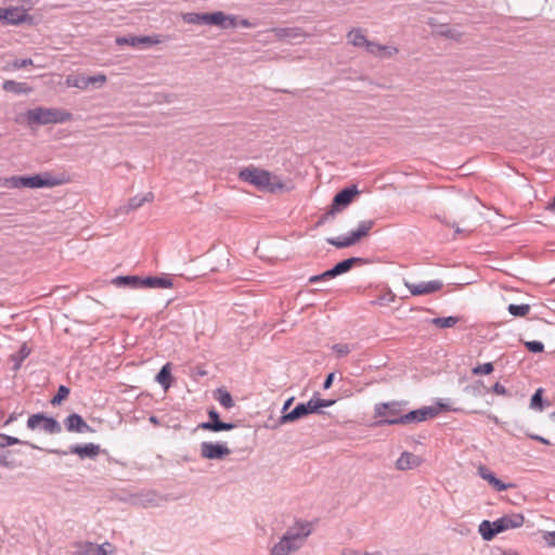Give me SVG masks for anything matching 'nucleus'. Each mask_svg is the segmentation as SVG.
<instances>
[{"label": "nucleus", "instance_id": "obj_1", "mask_svg": "<svg viewBox=\"0 0 555 555\" xmlns=\"http://www.w3.org/2000/svg\"><path fill=\"white\" fill-rule=\"evenodd\" d=\"M313 530L312 521L306 519L295 520L270 548V555H291L298 552L306 544Z\"/></svg>", "mask_w": 555, "mask_h": 555}, {"label": "nucleus", "instance_id": "obj_2", "mask_svg": "<svg viewBox=\"0 0 555 555\" xmlns=\"http://www.w3.org/2000/svg\"><path fill=\"white\" fill-rule=\"evenodd\" d=\"M240 179L261 190L275 192L284 188L281 179L268 170L249 166L240 171Z\"/></svg>", "mask_w": 555, "mask_h": 555}, {"label": "nucleus", "instance_id": "obj_3", "mask_svg": "<svg viewBox=\"0 0 555 555\" xmlns=\"http://www.w3.org/2000/svg\"><path fill=\"white\" fill-rule=\"evenodd\" d=\"M25 116L29 126L64 124L73 120V114L70 112L55 107H35L28 109Z\"/></svg>", "mask_w": 555, "mask_h": 555}, {"label": "nucleus", "instance_id": "obj_4", "mask_svg": "<svg viewBox=\"0 0 555 555\" xmlns=\"http://www.w3.org/2000/svg\"><path fill=\"white\" fill-rule=\"evenodd\" d=\"M61 181L50 173L35 175L30 177L12 176L8 178H0V186L7 189H40L56 186Z\"/></svg>", "mask_w": 555, "mask_h": 555}, {"label": "nucleus", "instance_id": "obj_5", "mask_svg": "<svg viewBox=\"0 0 555 555\" xmlns=\"http://www.w3.org/2000/svg\"><path fill=\"white\" fill-rule=\"evenodd\" d=\"M404 403L400 401L377 403L374 408V417L378 424L401 425L399 418L403 416Z\"/></svg>", "mask_w": 555, "mask_h": 555}, {"label": "nucleus", "instance_id": "obj_6", "mask_svg": "<svg viewBox=\"0 0 555 555\" xmlns=\"http://www.w3.org/2000/svg\"><path fill=\"white\" fill-rule=\"evenodd\" d=\"M358 194L359 191L356 185L339 191L333 198L330 211L321 217L319 223L324 222L330 216H334L336 212L346 208Z\"/></svg>", "mask_w": 555, "mask_h": 555}, {"label": "nucleus", "instance_id": "obj_7", "mask_svg": "<svg viewBox=\"0 0 555 555\" xmlns=\"http://www.w3.org/2000/svg\"><path fill=\"white\" fill-rule=\"evenodd\" d=\"M27 427L31 430L41 429L47 434L54 435L62 431L61 424L53 417L43 413H36L28 417Z\"/></svg>", "mask_w": 555, "mask_h": 555}, {"label": "nucleus", "instance_id": "obj_8", "mask_svg": "<svg viewBox=\"0 0 555 555\" xmlns=\"http://www.w3.org/2000/svg\"><path fill=\"white\" fill-rule=\"evenodd\" d=\"M361 262H363L362 258L352 257V258L345 259V260L338 262L337 264H335L332 269L323 272L322 274L311 276L309 279V282L317 283V282H320L323 280L333 279L337 275L348 272L353 267V264L361 263Z\"/></svg>", "mask_w": 555, "mask_h": 555}, {"label": "nucleus", "instance_id": "obj_9", "mask_svg": "<svg viewBox=\"0 0 555 555\" xmlns=\"http://www.w3.org/2000/svg\"><path fill=\"white\" fill-rule=\"evenodd\" d=\"M405 287L410 291L413 296H423L437 293L443 287V282L440 280H433L428 282L411 283L404 281Z\"/></svg>", "mask_w": 555, "mask_h": 555}, {"label": "nucleus", "instance_id": "obj_10", "mask_svg": "<svg viewBox=\"0 0 555 555\" xmlns=\"http://www.w3.org/2000/svg\"><path fill=\"white\" fill-rule=\"evenodd\" d=\"M231 453L224 443L204 441L201 443V456L206 460H221Z\"/></svg>", "mask_w": 555, "mask_h": 555}, {"label": "nucleus", "instance_id": "obj_11", "mask_svg": "<svg viewBox=\"0 0 555 555\" xmlns=\"http://www.w3.org/2000/svg\"><path fill=\"white\" fill-rule=\"evenodd\" d=\"M439 409L433 406H424L414 411H410L404 413L399 421L401 425L411 424V423H420L427 421L429 418H434L438 415Z\"/></svg>", "mask_w": 555, "mask_h": 555}, {"label": "nucleus", "instance_id": "obj_12", "mask_svg": "<svg viewBox=\"0 0 555 555\" xmlns=\"http://www.w3.org/2000/svg\"><path fill=\"white\" fill-rule=\"evenodd\" d=\"M114 547L111 543L95 544L85 542L77 545L73 555H113Z\"/></svg>", "mask_w": 555, "mask_h": 555}, {"label": "nucleus", "instance_id": "obj_13", "mask_svg": "<svg viewBox=\"0 0 555 555\" xmlns=\"http://www.w3.org/2000/svg\"><path fill=\"white\" fill-rule=\"evenodd\" d=\"M478 531L485 541H491L496 534L504 532V527L501 518L494 521L482 520L479 525Z\"/></svg>", "mask_w": 555, "mask_h": 555}, {"label": "nucleus", "instance_id": "obj_14", "mask_svg": "<svg viewBox=\"0 0 555 555\" xmlns=\"http://www.w3.org/2000/svg\"><path fill=\"white\" fill-rule=\"evenodd\" d=\"M64 425L67 431L69 433H92L93 428L87 424V422L76 413L69 414L65 421Z\"/></svg>", "mask_w": 555, "mask_h": 555}, {"label": "nucleus", "instance_id": "obj_15", "mask_svg": "<svg viewBox=\"0 0 555 555\" xmlns=\"http://www.w3.org/2000/svg\"><path fill=\"white\" fill-rule=\"evenodd\" d=\"M209 422H205L198 425L199 428L210 430V431H221V430H230L235 427L232 423L221 422L219 418V414L215 410H210L208 412Z\"/></svg>", "mask_w": 555, "mask_h": 555}, {"label": "nucleus", "instance_id": "obj_16", "mask_svg": "<svg viewBox=\"0 0 555 555\" xmlns=\"http://www.w3.org/2000/svg\"><path fill=\"white\" fill-rule=\"evenodd\" d=\"M423 459L414 453L404 451L396 462V468L398 470H409L421 466Z\"/></svg>", "mask_w": 555, "mask_h": 555}, {"label": "nucleus", "instance_id": "obj_17", "mask_svg": "<svg viewBox=\"0 0 555 555\" xmlns=\"http://www.w3.org/2000/svg\"><path fill=\"white\" fill-rule=\"evenodd\" d=\"M69 452L77 454L80 459H95L101 453V448L95 443L74 444Z\"/></svg>", "mask_w": 555, "mask_h": 555}, {"label": "nucleus", "instance_id": "obj_18", "mask_svg": "<svg viewBox=\"0 0 555 555\" xmlns=\"http://www.w3.org/2000/svg\"><path fill=\"white\" fill-rule=\"evenodd\" d=\"M183 18L189 24L212 25V23H220L221 15L214 13H188Z\"/></svg>", "mask_w": 555, "mask_h": 555}, {"label": "nucleus", "instance_id": "obj_19", "mask_svg": "<svg viewBox=\"0 0 555 555\" xmlns=\"http://www.w3.org/2000/svg\"><path fill=\"white\" fill-rule=\"evenodd\" d=\"M26 13L17 8L0 9V22L16 25L25 20Z\"/></svg>", "mask_w": 555, "mask_h": 555}, {"label": "nucleus", "instance_id": "obj_20", "mask_svg": "<svg viewBox=\"0 0 555 555\" xmlns=\"http://www.w3.org/2000/svg\"><path fill=\"white\" fill-rule=\"evenodd\" d=\"M478 473L482 479L487 480L499 492L514 487L512 483H505L501 481L491 470L483 466L479 467Z\"/></svg>", "mask_w": 555, "mask_h": 555}, {"label": "nucleus", "instance_id": "obj_21", "mask_svg": "<svg viewBox=\"0 0 555 555\" xmlns=\"http://www.w3.org/2000/svg\"><path fill=\"white\" fill-rule=\"evenodd\" d=\"M366 51L367 53L379 57H392L399 52L396 47L379 44L375 41H370V43H367Z\"/></svg>", "mask_w": 555, "mask_h": 555}, {"label": "nucleus", "instance_id": "obj_22", "mask_svg": "<svg viewBox=\"0 0 555 555\" xmlns=\"http://www.w3.org/2000/svg\"><path fill=\"white\" fill-rule=\"evenodd\" d=\"M172 281L166 275L142 278V288H170Z\"/></svg>", "mask_w": 555, "mask_h": 555}, {"label": "nucleus", "instance_id": "obj_23", "mask_svg": "<svg viewBox=\"0 0 555 555\" xmlns=\"http://www.w3.org/2000/svg\"><path fill=\"white\" fill-rule=\"evenodd\" d=\"M500 518L503 522V527H504L505 531L511 530V529L520 528L525 522V516L520 513L505 514Z\"/></svg>", "mask_w": 555, "mask_h": 555}, {"label": "nucleus", "instance_id": "obj_24", "mask_svg": "<svg viewBox=\"0 0 555 555\" xmlns=\"http://www.w3.org/2000/svg\"><path fill=\"white\" fill-rule=\"evenodd\" d=\"M308 415L307 408H305L304 403H299L296 405L291 412L284 413L281 418V424L293 423L299 418H302Z\"/></svg>", "mask_w": 555, "mask_h": 555}, {"label": "nucleus", "instance_id": "obj_25", "mask_svg": "<svg viewBox=\"0 0 555 555\" xmlns=\"http://www.w3.org/2000/svg\"><path fill=\"white\" fill-rule=\"evenodd\" d=\"M2 89L7 92H12L15 94H27L33 91L31 87H29L27 83L18 82L15 80H4L2 83Z\"/></svg>", "mask_w": 555, "mask_h": 555}, {"label": "nucleus", "instance_id": "obj_26", "mask_svg": "<svg viewBox=\"0 0 555 555\" xmlns=\"http://www.w3.org/2000/svg\"><path fill=\"white\" fill-rule=\"evenodd\" d=\"M113 283L117 286L130 287V288H142V278L138 275H121L113 280Z\"/></svg>", "mask_w": 555, "mask_h": 555}, {"label": "nucleus", "instance_id": "obj_27", "mask_svg": "<svg viewBox=\"0 0 555 555\" xmlns=\"http://www.w3.org/2000/svg\"><path fill=\"white\" fill-rule=\"evenodd\" d=\"M348 42L354 47H365L367 50V43L370 40L366 39L361 28H353L347 34Z\"/></svg>", "mask_w": 555, "mask_h": 555}, {"label": "nucleus", "instance_id": "obj_28", "mask_svg": "<svg viewBox=\"0 0 555 555\" xmlns=\"http://www.w3.org/2000/svg\"><path fill=\"white\" fill-rule=\"evenodd\" d=\"M375 225L374 220H362L359 222L358 228L350 232L354 242H359L361 238L365 237Z\"/></svg>", "mask_w": 555, "mask_h": 555}, {"label": "nucleus", "instance_id": "obj_29", "mask_svg": "<svg viewBox=\"0 0 555 555\" xmlns=\"http://www.w3.org/2000/svg\"><path fill=\"white\" fill-rule=\"evenodd\" d=\"M154 201L153 192H147L146 194L140 196H133L128 201L127 211L134 210L140 208L144 203H151Z\"/></svg>", "mask_w": 555, "mask_h": 555}, {"label": "nucleus", "instance_id": "obj_30", "mask_svg": "<svg viewBox=\"0 0 555 555\" xmlns=\"http://www.w3.org/2000/svg\"><path fill=\"white\" fill-rule=\"evenodd\" d=\"M155 379L163 386L165 390H167L171 385V363H166L160 369Z\"/></svg>", "mask_w": 555, "mask_h": 555}, {"label": "nucleus", "instance_id": "obj_31", "mask_svg": "<svg viewBox=\"0 0 555 555\" xmlns=\"http://www.w3.org/2000/svg\"><path fill=\"white\" fill-rule=\"evenodd\" d=\"M30 348L23 344L17 352L11 354V360L14 362V370H18L22 365V362L29 356Z\"/></svg>", "mask_w": 555, "mask_h": 555}, {"label": "nucleus", "instance_id": "obj_32", "mask_svg": "<svg viewBox=\"0 0 555 555\" xmlns=\"http://www.w3.org/2000/svg\"><path fill=\"white\" fill-rule=\"evenodd\" d=\"M326 242L337 248H346L356 244L350 233L347 236L326 238Z\"/></svg>", "mask_w": 555, "mask_h": 555}, {"label": "nucleus", "instance_id": "obj_33", "mask_svg": "<svg viewBox=\"0 0 555 555\" xmlns=\"http://www.w3.org/2000/svg\"><path fill=\"white\" fill-rule=\"evenodd\" d=\"M274 31L279 38L297 39L306 36L300 28H276Z\"/></svg>", "mask_w": 555, "mask_h": 555}, {"label": "nucleus", "instance_id": "obj_34", "mask_svg": "<svg viewBox=\"0 0 555 555\" xmlns=\"http://www.w3.org/2000/svg\"><path fill=\"white\" fill-rule=\"evenodd\" d=\"M14 444H26L31 447L33 449H36L37 447L33 443H29L27 441H23L16 437L8 436L4 434H0V449L7 448Z\"/></svg>", "mask_w": 555, "mask_h": 555}, {"label": "nucleus", "instance_id": "obj_35", "mask_svg": "<svg viewBox=\"0 0 555 555\" xmlns=\"http://www.w3.org/2000/svg\"><path fill=\"white\" fill-rule=\"evenodd\" d=\"M66 85L68 87H75L78 89H87L89 87L88 83V76L85 75H76V76H68L66 78Z\"/></svg>", "mask_w": 555, "mask_h": 555}, {"label": "nucleus", "instance_id": "obj_36", "mask_svg": "<svg viewBox=\"0 0 555 555\" xmlns=\"http://www.w3.org/2000/svg\"><path fill=\"white\" fill-rule=\"evenodd\" d=\"M214 14H220L221 21L220 23H212V25L220 26L222 28H235L238 26V21L235 16L225 15L223 12H214Z\"/></svg>", "mask_w": 555, "mask_h": 555}, {"label": "nucleus", "instance_id": "obj_37", "mask_svg": "<svg viewBox=\"0 0 555 555\" xmlns=\"http://www.w3.org/2000/svg\"><path fill=\"white\" fill-rule=\"evenodd\" d=\"M460 321L459 317H446V318H435L431 320V324L436 325L440 328H449L456 325Z\"/></svg>", "mask_w": 555, "mask_h": 555}, {"label": "nucleus", "instance_id": "obj_38", "mask_svg": "<svg viewBox=\"0 0 555 555\" xmlns=\"http://www.w3.org/2000/svg\"><path fill=\"white\" fill-rule=\"evenodd\" d=\"M507 310L513 317L522 318V317H526L530 312L531 307L528 304H521V305L511 304V305H508Z\"/></svg>", "mask_w": 555, "mask_h": 555}, {"label": "nucleus", "instance_id": "obj_39", "mask_svg": "<svg viewBox=\"0 0 555 555\" xmlns=\"http://www.w3.org/2000/svg\"><path fill=\"white\" fill-rule=\"evenodd\" d=\"M494 371V366L491 362H487L483 364H479L475 367H473L472 373L474 375H488L491 374Z\"/></svg>", "mask_w": 555, "mask_h": 555}, {"label": "nucleus", "instance_id": "obj_40", "mask_svg": "<svg viewBox=\"0 0 555 555\" xmlns=\"http://www.w3.org/2000/svg\"><path fill=\"white\" fill-rule=\"evenodd\" d=\"M542 395H543V389L542 388H539V389L535 390V392L533 393V396L531 397V400H530V408L531 409H539V410L543 409Z\"/></svg>", "mask_w": 555, "mask_h": 555}, {"label": "nucleus", "instance_id": "obj_41", "mask_svg": "<svg viewBox=\"0 0 555 555\" xmlns=\"http://www.w3.org/2000/svg\"><path fill=\"white\" fill-rule=\"evenodd\" d=\"M68 395L69 389L66 386L61 385L57 389L56 395L52 398L51 403L53 405L60 404L64 399L68 397Z\"/></svg>", "mask_w": 555, "mask_h": 555}, {"label": "nucleus", "instance_id": "obj_42", "mask_svg": "<svg viewBox=\"0 0 555 555\" xmlns=\"http://www.w3.org/2000/svg\"><path fill=\"white\" fill-rule=\"evenodd\" d=\"M220 396L218 398L219 403L224 406L225 409H231L234 405V401L232 399V396L230 392L225 390H219Z\"/></svg>", "mask_w": 555, "mask_h": 555}, {"label": "nucleus", "instance_id": "obj_43", "mask_svg": "<svg viewBox=\"0 0 555 555\" xmlns=\"http://www.w3.org/2000/svg\"><path fill=\"white\" fill-rule=\"evenodd\" d=\"M30 65H33V60L31 59H23V60H15V61H13L12 63H10L8 65V68L13 69V70H17V69L30 66Z\"/></svg>", "mask_w": 555, "mask_h": 555}, {"label": "nucleus", "instance_id": "obj_44", "mask_svg": "<svg viewBox=\"0 0 555 555\" xmlns=\"http://www.w3.org/2000/svg\"><path fill=\"white\" fill-rule=\"evenodd\" d=\"M137 39H138V37H135V36L118 37V38H116V43L118 46L139 47Z\"/></svg>", "mask_w": 555, "mask_h": 555}, {"label": "nucleus", "instance_id": "obj_45", "mask_svg": "<svg viewBox=\"0 0 555 555\" xmlns=\"http://www.w3.org/2000/svg\"><path fill=\"white\" fill-rule=\"evenodd\" d=\"M525 346L530 352L534 353L542 352L544 350V345L538 340L526 341Z\"/></svg>", "mask_w": 555, "mask_h": 555}, {"label": "nucleus", "instance_id": "obj_46", "mask_svg": "<svg viewBox=\"0 0 555 555\" xmlns=\"http://www.w3.org/2000/svg\"><path fill=\"white\" fill-rule=\"evenodd\" d=\"M332 349L338 357H345L350 352L349 345L347 344H336Z\"/></svg>", "mask_w": 555, "mask_h": 555}, {"label": "nucleus", "instance_id": "obj_47", "mask_svg": "<svg viewBox=\"0 0 555 555\" xmlns=\"http://www.w3.org/2000/svg\"><path fill=\"white\" fill-rule=\"evenodd\" d=\"M491 391L498 396H506V397H511V393L509 391L505 388V386H503L502 384L500 383H495L492 388H491Z\"/></svg>", "mask_w": 555, "mask_h": 555}, {"label": "nucleus", "instance_id": "obj_48", "mask_svg": "<svg viewBox=\"0 0 555 555\" xmlns=\"http://www.w3.org/2000/svg\"><path fill=\"white\" fill-rule=\"evenodd\" d=\"M315 400V398H311L307 403H304L305 408H307L308 415L320 412Z\"/></svg>", "mask_w": 555, "mask_h": 555}, {"label": "nucleus", "instance_id": "obj_49", "mask_svg": "<svg viewBox=\"0 0 555 555\" xmlns=\"http://www.w3.org/2000/svg\"><path fill=\"white\" fill-rule=\"evenodd\" d=\"M105 81H106V76L102 75V74L96 75V76H88L89 86L95 85V83L103 85V83H105Z\"/></svg>", "mask_w": 555, "mask_h": 555}, {"label": "nucleus", "instance_id": "obj_50", "mask_svg": "<svg viewBox=\"0 0 555 555\" xmlns=\"http://www.w3.org/2000/svg\"><path fill=\"white\" fill-rule=\"evenodd\" d=\"M137 42H138V46H141V44L150 46V44L156 43L157 40H154L150 36H142V37H138Z\"/></svg>", "mask_w": 555, "mask_h": 555}, {"label": "nucleus", "instance_id": "obj_51", "mask_svg": "<svg viewBox=\"0 0 555 555\" xmlns=\"http://www.w3.org/2000/svg\"><path fill=\"white\" fill-rule=\"evenodd\" d=\"M317 400V403H318V408L319 410L321 408H327V406H331L332 404H334V400H326V399H321V398H315Z\"/></svg>", "mask_w": 555, "mask_h": 555}, {"label": "nucleus", "instance_id": "obj_52", "mask_svg": "<svg viewBox=\"0 0 555 555\" xmlns=\"http://www.w3.org/2000/svg\"><path fill=\"white\" fill-rule=\"evenodd\" d=\"M440 34L448 38H456L457 36L456 30L452 28H447L446 30H442Z\"/></svg>", "mask_w": 555, "mask_h": 555}, {"label": "nucleus", "instance_id": "obj_53", "mask_svg": "<svg viewBox=\"0 0 555 555\" xmlns=\"http://www.w3.org/2000/svg\"><path fill=\"white\" fill-rule=\"evenodd\" d=\"M333 380H334V373H331L326 376L324 383H323V388L324 389H328L331 388L332 384H333Z\"/></svg>", "mask_w": 555, "mask_h": 555}, {"label": "nucleus", "instance_id": "obj_54", "mask_svg": "<svg viewBox=\"0 0 555 555\" xmlns=\"http://www.w3.org/2000/svg\"><path fill=\"white\" fill-rule=\"evenodd\" d=\"M546 542L548 545L554 546L555 545V531L548 532L546 537Z\"/></svg>", "mask_w": 555, "mask_h": 555}, {"label": "nucleus", "instance_id": "obj_55", "mask_svg": "<svg viewBox=\"0 0 555 555\" xmlns=\"http://www.w3.org/2000/svg\"><path fill=\"white\" fill-rule=\"evenodd\" d=\"M0 465L4 467H10L11 463L8 461V456L4 454H0Z\"/></svg>", "mask_w": 555, "mask_h": 555}, {"label": "nucleus", "instance_id": "obj_56", "mask_svg": "<svg viewBox=\"0 0 555 555\" xmlns=\"http://www.w3.org/2000/svg\"><path fill=\"white\" fill-rule=\"evenodd\" d=\"M293 400H294V398H291V399H288V400L284 403V405H283V408H282V412H283V414H284V413H286V411L289 409V406H291V405H292V403H293Z\"/></svg>", "mask_w": 555, "mask_h": 555}, {"label": "nucleus", "instance_id": "obj_57", "mask_svg": "<svg viewBox=\"0 0 555 555\" xmlns=\"http://www.w3.org/2000/svg\"><path fill=\"white\" fill-rule=\"evenodd\" d=\"M238 26L248 28V27L251 26V24H250V22L248 20L243 18V20L238 21Z\"/></svg>", "mask_w": 555, "mask_h": 555}, {"label": "nucleus", "instance_id": "obj_58", "mask_svg": "<svg viewBox=\"0 0 555 555\" xmlns=\"http://www.w3.org/2000/svg\"><path fill=\"white\" fill-rule=\"evenodd\" d=\"M546 209L552 211V212H555V197L553 198L552 202H550L546 206Z\"/></svg>", "mask_w": 555, "mask_h": 555}, {"label": "nucleus", "instance_id": "obj_59", "mask_svg": "<svg viewBox=\"0 0 555 555\" xmlns=\"http://www.w3.org/2000/svg\"><path fill=\"white\" fill-rule=\"evenodd\" d=\"M50 453H53V454H57V455H66L67 454V451H64V450H50L49 451Z\"/></svg>", "mask_w": 555, "mask_h": 555}, {"label": "nucleus", "instance_id": "obj_60", "mask_svg": "<svg viewBox=\"0 0 555 555\" xmlns=\"http://www.w3.org/2000/svg\"><path fill=\"white\" fill-rule=\"evenodd\" d=\"M528 437H529L530 439L535 440V441H539V442H541V440H542V438H543L542 436L533 435V434H529V435H528Z\"/></svg>", "mask_w": 555, "mask_h": 555}, {"label": "nucleus", "instance_id": "obj_61", "mask_svg": "<svg viewBox=\"0 0 555 555\" xmlns=\"http://www.w3.org/2000/svg\"><path fill=\"white\" fill-rule=\"evenodd\" d=\"M15 420H16V414H15V413H12V414L8 417V420H7V424L12 423V422H14Z\"/></svg>", "mask_w": 555, "mask_h": 555}, {"label": "nucleus", "instance_id": "obj_62", "mask_svg": "<svg viewBox=\"0 0 555 555\" xmlns=\"http://www.w3.org/2000/svg\"><path fill=\"white\" fill-rule=\"evenodd\" d=\"M502 555H519L517 552L514 551H505L502 553Z\"/></svg>", "mask_w": 555, "mask_h": 555}, {"label": "nucleus", "instance_id": "obj_63", "mask_svg": "<svg viewBox=\"0 0 555 555\" xmlns=\"http://www.w3.org/2000/svg\"><path fill=\"white\" fill-rule=\"evenodd\" d=\"M439 409L440 410H446V411H450L451 410L447 404H442V403L439 404Z\"/></svg>", "mask_w": 555, "mask_h": 555}, {"label": "nucleus", "instance_id": "obj_64", "mask_svg": "<svg viewBox=\"0 0 555 555\" xmlns=\"http://www.w3.org/2000/svg\"><path fill=\"white\" fill-rule=\"evenodd\" d=\"M340 555H357L354 552H343Z\"/></svg>", "mask_w": 555, "mask_h": 555}]
</instances>
